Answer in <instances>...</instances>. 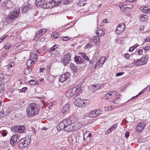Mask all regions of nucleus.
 <instances>
[{"mask_svg": "<svg viewBox=\"0 0 150 150\" xmlns=\"http://www.w3.org/2000/svg\"><path fill=\"white\" fill-rule=\"evenodd\" d=\"M11 45V44L10 42L6 43L4 46V48L6 50H8L9 49Z\"/></svg>", "mask_w": 150, "mask_h": 150, "instance_id": "nucleus-39", "label": "nucleus"}, {"mask_svg": "<svg viewBox=\"0 0 150 150\" xmlns=\"http://www.w3.org/2000/svg\"><path fill=\"white\" fill-rule=\"evenodd\" d=\"M148 86L146 87L144 89H142L139 93L137 95V96H139L142 94L146 90L147 88H148Z\"/></svg>", "mask_w": 150, "mask_h": 150, "instance_id": "nucleus-45", "label": "nucleus"}, {"mask_svg": "<svg viewBox=\"0 0 150 150\" xmlns=\"http://www.w3.org/2000/svg\"><path fill=\"white\" fill-rule=\"evenodd\" d=\"M90 102L88 100L78 98L74 101V105L79 107H84L89 104Z\"/></svg>", "mask_w": 150, "mask_h": 150, "instance_id": "nucleus-5", "label": "nucleus"}, {"mask_svg": "<svg viewBox=\"0 0 150 150\" xmlns=\"http://www.w3.org/2000/svg\"><path fill=\"white\" fill-rule=\"evenodd\" d=\"M74 60L77 64H81L83 63L84 60L80 57L76 56L74 57Z\"/></svg>", "mask_w": 150, "mask_h": 150, "instance_id": "nucleus-25", "label": "nucleus"}, {"mask_svg": "<svg viewBox=\"0 0 150 150\" xmlns=\"http://www.w3.org/2000/svg\"><path fill=\"white\" fill-rule=\"evenodd\" d=\"M57 128L58 131L61 129L68 132L73 131L71 120L69 118L64 119L58 125Z\"/></svg>", "mask_w": 150, "mask_h": 150, "instance_id": "nucleus-1", "label": "nucleus"}, {"mask_svg": "<svg viewBox=\"0 0 150 150\" xmlns=\"http://www.w3.org/2000/svg\"><path fill=\"white\" fill-rule=\"evenodd\" d=\"M106 58L104 56L101 57L99 60L96 63L94 66V68L95 69L97 67H100L103 65L104 63L106 60Z\"/></svg>", "mask_w": 150, "mask_h": 150, "instance_id": "nucleus-11", "label": "nucleus"}, {"mask_svg": "<svg viewBox=\"0 0 150 150\" xmlns=\"http://www.w3.org/2000/svg\"><path fill=\"white\" fill-rule=\"evenodd\" d=\"M13 19H11V18L9 17V15L8 17L6 19V21L7 23H9L11 21H12Z\"/></svg>", "mask_w": 150, "mask_h": 150, "instance_id": "nucleus-46", "label": "nucleus"}, {"mask_svg": "<svg viewBox=\"0 0 150 150\" xmlns=\"http://www.w3.org/2000/svg\"><path fill=\"white\" fill-rule=\"evenodd\" d=\"M57 45H54L51 48V50L54 51L55 50V49L57 47Z\"/></svg>", "mask_w": 150, "mask_h": 150, "instance_id": "nucleus-56", "label": "nucleus"}, {"mask_svg": "<svg viewBox=\"0 0 150 150\" xmlns=\"http://www.w3.org/2000/svg\"><path fill=\"white\" fill-rule=\"evenodd\" d=\"M71 59V55L69 53L64 54L62 62L64 65H66L69 63Z\"/></svg>", "mask_w": 150, "mask_h": 150, "instance_id": "nucleus-14", "label": "nucleus"}, {"mask_svg": "<svg viewBox=\"0 0 150 150\" xmlns=\"http://www.w3.org/2000/svg\"><path fill=\"white\" fill-rule=\"evenodd\" d=\"M117 124H115L113 126H112L110 128L111 129L112 131H113L114 130H115L116 128L117 127Z\"/></svg>", "mask_w": 150, "mask_h": 150, "instance_id": "nucleus-54", "label": "nucleus"}, {"mask_svg": "<svg viewBox=\"0 0 150 150\" xmlns=\"http://www.w3.org/2000/svg\"><path fill=\"white\" fill-rule=\"evenodd\" d=\"M101 88V86L98 83L91 85L89 87V90L91 91L94 92Z\"/></svg>", "mask_w": 150, "mask_h": 150, "instance_id": "nucleus-15", "label": "nucleus"}, {"mask_svg": "<svg viewBox=\"0 0 150 150\" xmlns=\"http://www.w3.org/2000/svg\"><path fill=\"white\" fill-rule=\"evenodd\" d=\"M7 37V35H3L1 39H0V43L3 41L4 39Z\"/></svg>", "mask_w": 150, "mask_h": 150, "instance_id": "nucleus-57", "label": "nucleus"}, {"mask_svg": "<svg viewBox=\"0 0 150 150\" xmlns=\"http://www.w3.org/2000/svg\"><path fill=\"white\" fill-rule=\"evenodd\" d=\"M145 126L143 122L138 123L136 127V130L137 132H140L142 131Z\"/></svg>", "mask_w": 150, "mask_h": 150, "instance_id": "nucleus-21", "label": "nucleus"}, {"mask_svg": "<svg viewBox=\"0 0 150 150\" xmlns=\"http://www.w3.org/2000/svg\"><path fill=\"white\" fill-rule=\"evenodd\" d=\"M113 108H114L111 106L105 108V110L106 111H109L113 109Z\"/></svg>", "mask_w": 150, "mask_h": 150, "instance_id": "nucleus-48", "label": "nucleus"}, {"mask_svg": "<svg viewBox=\"0 0 150 150\" xmlns=\"http://www.w3.org/2000/svg\"><path fill=\"white\" fill-rule=\"evenodd\" d=\"M46 29L45 28L39 30L36 33V35L34 38V40L35 41H37L39 38L46 32Z\"/></svg>", "mask_w": 150, "mask_h": 150, "instance_id": "nucleus-13", "label": "nucleus"}, {"mask_svg": "<svg viewBox=\"0 0 150 150\" xmlns=\"http://www.w3.org/2000/svg\"><path fill=\"white\" fill-rule=\"evenodd\" d=\"M96 35L99 36H102L105 33L103 32V30H101L99 29H98L96 32Z\"/></svg>", "mask_w": 150, "mask_h": 150, "instance_id": "nucleus-32", "label": "nucleus"}, {"mask_svg": "<svg viewBox=\"0 0 150 150\" xmlns=\"http://www.w3.org/2000/svg\"><path fill=\"white\" fill-rule=\"evenodd\" d=\"M4 91V84L1 83L0 85V92L2 93Z\"/></svg>", "mask_w": 150, "mask_h": 150, "instance_id": "nucleus-43", "label": "nucleus"}, {"mask_svg": "<svg viewBox=\"0 0 150 150\" xmlns=\"http://www.w3.org/2000/svg\"><path fill=\"white\" fill-rule=\"evenodd\" d=\"M20 13V9L19 8L16 7L13 10L10 11L9 15V17L11 19H14L18 17Z\"/></svg>", "mask_w": 150, "mask_h": 150, "instance_id": "nucleus-7", "label": "nucleus"}, {"mask_svg": "<svg viewBox=\"0 0 150 150\" xmlns=\"http://www.w3.org/2000/svg\"><path fill=\"white\" fill-rule=\"evenodd\" d=\"M93 40L94 43L96 45H99L101 43L100 39L97 36H94L93 38Z\"/></svg>", "mask_w": 150, "mask_h": 150, "instance_id": "nucleus-28", "label": "nucleus"}, {"mask_svg": "<svg viewBox=\"0 0 150 150\" xmlns=\"http://www.w3.org/2000/svg\"><path fill=\"white\" fill-rule=\"evenodd\" d=\"M59 37L58 34L57 33L54 32L52 33L51 38L52 39H56Z\"/></svg>", "mask_w": 150, "mask_h": 150, "instance_id": "nucleus-35", "label": "nucleus"}, {"mask_svg": "<svg viewBox=\"0 0 150 150\" xmlns=\"http://www.w3.org/2000/svg\"><path fill=\"white\" fill-rule=\"evenodd\" d=\"M55 4H54V2L52 1H49L47 3H45L43 5L42 8H51L54 7L55 6Z\"/></svg>", "mask_w": 150, "mask_h": 150, "instance_id": "nucleus-16", "label": "nucleus"}, {"mask_svg": "<svg viewBox=\"0 0 150 150\" xmlns=\"http://www.w3.org/2000/svg\"><path fill=\"white\" fill-rule=\"evenodd\" d=\"M148 19V16L146 15H142L140 16V19L143 22L146 21Z\"/></svg>", "mask_w": 150, "mask_h": 150, "instance_id": "nucleus-31", "label": "nucleus"}, {"mask_svg": "<svg viewBox=\"0 0 150 150\" xmlns=\"http://www.w3.org/2000/svg\"><path fill=\"white\" fill-rule=\"evenodd\" d=\"M129 136V132H126L125 133V137L127 138Z\"/></svg>", "mask_w": 150, "mask_h": 150, "instance_id": "nucleus-62", "label": "nucleus"}, {"mask_svg": "<svg viewBox=\"0 0 150 150\" xmlns=\"http://www.w3.org/2000/svg\"><path fill=\"white\" fill-rule=\"evenodd\" d=\"M26 129L25 127L21 125L19 126H15L11 128L12 131L14 133H22L25 131Z\"/></svg>", "mask_w": 150, "mask_h": 150, "instance_id": "nucleus-6", "label": "nucleus"}, {"mask_svg": "<svg viewBox=\"0 0 150 150\" xmlns=\"http://www.w3.org/2000/svg\"><path fill=\"white\" fill-rule=\"evenodd\" d=\"M2 134L3 136H5L7 135L6 133L5 130H2Z\"/></svg>", "mask_w": 150, "mask_h": 150, "instance_id": "nucleus-60", "label": "nucleus"}, {"mask_svg": "<svg viewBox=\"0 0 150 150\" xmlns=\"http://www.w3.org/2000/svg\"><path fill=\"white\" fill-rule=\"evenodd\" d=\"M72 124L74 131L80 129L82 126L81 124L77 121L74 122Z\"/></svg>", "mask_w": 150, "mask_h": 150, "instance_id": "nucleus-18", "label": "nucleus"}, {"mask_svg": "<svg viewBox=\"0 0 150 150\" xmlns=\"http://www.w3.org/2000/svg\"><path fill=\"white\" fill-rule=\"evenodd\" d=\"M52 56L54 57H59V56H60V53L57 52H56L54 53H52Z\"/></svg>", "mask_w": 150, "mask_h": 150, "instance_id": "nucleus-42", "label": "nucleus"}, {"mask_svg": "<svg viewBox=\"0 0 150 150\" xmlns=\"http://www.w3.org/2000/svg\"><path fill=\"white\" fill-rule=\"evenodd\" d=\"M32 7L31 5L30 4H28L27 6L23 7L21 11L23 13H26Z\"/></svg>", "mask_w": 150, "mask_h": 150, "instance_id": "nucleus-24", "label": "nucleus"}, {"mask_svg": "<svg viewBox=\"0 0 150 150\" xmlns=\"http://www.w3.org/2000/svg\"><path fill=\"white\" fill-rule=\"evenodd\" d=\"M4 116V112L3 110H2L0 112V117L3 118Z\"/></svg>", "mask_w": 150, "mask_h": 150, "instance_id": "nucleus-50", "label": "nucleus"}, {"mask_svg": "<svg viewBox=\"0 0 150 150\" xmlns=\"http://www.w3.org/2000/svg\"><path fill=\"white\" fill-rule=\"evenodd\" d=\"M11 109H8L5 112V114L6 115H8L11 112Z\"/></svg>", "mask_w": 150, "mask_h": 150, "instance_id": "nucleus-49", "label": "nucleus"}, {"mask_svg": "<svg viewBox=\"0 0 150 150\" xmlns=\"http://www.w3.org/2000/svg\"><path fill=\"white\" fill-rule=\"evenodd\" d=\"M70 74L69 72L63 74L61 76L59 79V81L60 82H63L70 79Z\"/></svg>", "mask_w": 150, "mask_h": 150, "instance_id": "nucleus-10", "label": "nucleus"}, {"mask_svg": "<svg viewBox=\"0 0 150 150\" xmlns=\"http://www.w3.org/2000/svg\"><path fill=\"white\" fill-rule=\"evenodd\" d=\"M99 55V52L98 50L96 51L93 57V59L94 60H96L97 57Z\"/></svg>", "mask_w": 150, "mask_h": 150, "instance_id": "nucleus-37", "label": "nucleus"}, {"mask_svg": "<svg viewBox=\"0 0 150 150\" xmlns=\"http://www.w3.org/2000/svg\"><path fill=\"white\" fill-rule=\"evenodd\" d=\"M18 137V134H14L12 135L10 140V144L11 146H13L17 143Z\"/></svg>", "mask_w": 150, "mask_h": 150, "instance_id": "nucleus-12", "label": "nucleus"}, {"mask_svg": "<svg viewBox=\"0 0 150 150\" xmlns=\"http://www.w3.org/2000/svg\"><path fill=\"white\" fill-rule=\"evenodd\" d=\"M74 88H75L76 89V94L75 96H77L79 95L82 91V88L81 87V85L80 84L74 87Z\"/></svg>", "mask_w": 150, "mask_h": 150, "instance_id": "nucleus-23", "label": "nucleus"}, {"mask_svg": "<svg viewBox=\"0 0 150 150\" xmlns=\"http://www.w3.org/2000/svg\"><path fill=\"white\" fill-rule=\"evenodd\" d=\"M116 92L115 91H110L107 93L105 96V98L107 99H111L113 98L115 95Z\"/></svg>", "mask_w": 150, "mask_h": 150, "instance_id": "nucleus-22", "label": "nucleus"}, {"mask_svg": "<svg viewBox=\"0 0 150 150\" xmlns=\"http://www.w3.org/2000/svg\"><path fill=\"white\" fill-rule=\"evenodd\" d=\"M62 1V0H53L52 1L54 2V4H55V6L60 4Z\"/></svg>", "mask_w": 150, "mask_h": 150, "instance_id": "nucleus-38", "label": "nucleus"}, {"mask_svg": "<svg viewBox=\"0 0 150 150\" xmlns=\"http://www.w3.org/2000/svg\"><path fill=\"white\" fill-rule=\"evenodd\" d=\"M13 66H14V62H11L9 63L8 65H7V67L9 69L11 68Z\"/></svg>", "mask_w": 150, "mask_h": 150, "instance_id": "nucleus-47", "label": "nucleus"}, {"mask_svg": "<svg viewBox=\"0 0 150 150\" xmlns=\"http://www.w3.org/2000/svg\"><path fill=\"white\" fill-rule=\"evenodd\" d=\"M45 3L44 0H36L35 4L38 6H41L42 8L43 5Z\"/></svg>", "mask_w": 150, "mask_h": 150, "instance_id": "nucleus-27", "label": "nucleus"}, {"mask_svg": "<svg viewBox=\"0 0 150 150\" xmlns=\"http://www.w3.org/2000/svg\"><path fill=\"white\" fill-rule=\"evenodd\" d=\"M30 67L25 69L24 70V73L26 75L30 73L31 72V70L30 69Z\"/></svg>", "mask_w": 150, "mask_h": 150, "instance_id": "nucleus-41", "label": "nucleus"}, {"mask_svg": "<svg viewBox=\"0 0 150 150\" xmlns=\"http://www.w3.org/2000/svg\"><path fill=\"white\" fill-rule=\"evenodd\" d=\"M62 39L63 40L66 41L69 40L70 39V38L67 36L63 37L62 38Z\"/></svg>", "mask_w": 150, "mask_h": 150, "instance_id": "nucleus-61", "label": "nucleus"}, {"mask_svg": "<svg viewBox=\"0 0 150 150\" xmlns=\"http://www.w3.org/2000/svg\"><path fill=\"white\" fill-rule=\"evenodd\" d=\"M124 72H123L117 73L116 74L115 76L117 77L120 76L121 75H123L124 74Z\"/></svg>", "mask_w": 150, "mask_h": 150, "instance_id": "nucleus-55", "label": "nucleus"}, {"mask_svg": "<svg viewBox=\"0 0 150 150\" xmlns=\"http://www.w3.org/2000/svg\"><path fill=\"white\" fill-rule=\"evenodd\" d=\"M86 4V0H80L78 3V5L80 6H83Z\"/></svg>", "mask_w": 150, "mask_h": 150, "instance_id": "nucleus-34", "label": "nucleus"}, {"mask_svg": "<svg viewBox=\"0 0 150 150\" xmlns=\"http://www.w3.org/2000/svg\"><path fill=\"white\" fill-rule=\"evenodd\" d=\"M70 105L68 103L64 106L61 112L64 115H65L69 112V111Z\"/></svg>", "mask_w": 150, "mask_h": 150, "instance_id": "nucleus-19", "label": "nucleus"}, {"mask_svg": "<svg viewBox=\"0 0 150 150\" xmlns=\"http://www.w3.org/2000/svg\"><path fill=\"white\" fill-rule=\"evenodd\" d=\"M112 131V130L111 128L110 127L105 132V134H108Z\"/></svg>", "mask_w": 150, "mask_h": 150, "instance_id": "nucleus-51", "label": "nucleus"}, {"mask_svg": "<svg viewBox=\"0 0 150 150\" xmlns=\"http://www.w3.org/2000/svg\"><path fill=\"white\" fill-rule=\"evenodd\" d=\"M120 100L121 99L120 98H117L116 99V100L114 101L113 103H114L117 104L118 103L120 102Z\"/></svg>", "mask_w": 150, "mask_h": 150, "instance_id": "nucleus-52", "label": "nucleus"}, {"mask_svg": "<svg viewBox=\"0 0 150 150\" xmlns=\"http://www.w3.org/2000/svg\"><path fill=\"white\" fill-rule=\"evenodd\" d=\"M91 134L88 132H86L83 134V139L86 142L90 141Z\"/></svg>", "mask_w": 150, "mask_h": 150, "instance_id": "nucleus-20", "label": "nucleus"}, {"mask_svg": "<svg viewBox=\"0 0 150 150\" xmlns=\"http://www.w3.org/2000/svg\"><path fill=\"white\" fill-rule=\"evenodd\" d=\"M31 139L29 137H24L20 140L19 147L20 149L25 148L30 143Z\"/></svg>", "mask_w": 150, "mask_h": 150, "instance_id": "nucleus-3", "label": "nucleus"}, {"mask_svg": "<svg viewBox=\"0 0 150 150\" xmlns=\"http://www.w3.org/2000/svg\"><path fill=\"white\" fill-rule=\"evenodd\" d=\"M138 96H137V95H136V96H134V97H132L131 99H129V100H128V101H127L125 103H123V105H125V103H126L128 102L129 101H130L131 100H133L134 99L136 98H137V97H138Z\"/></svg>", "mask_w": 150, "mask_h": 150, "instance_id": "nucleus-53", "label": "nucleus"}, {"mask_svg": "<svg viewBox=\"0 0 150 150\" xmlns=\"http://www.w3.org/2000/svg\"><path fill=\"white\" fill-rule=\"evenodd\" d=\"M149 56L147 55H143L140 59L133 61V63L137 66H141L146 64L147 62Z\"/></svg>", "mask_w": 150, "mask_h": 150, "instance_id": "nucleus-4", "label": "nucleus"}, {"mask_svg": "<svg viewBox=\"0 0 150 150\" xmlns=\"http://www.w3.org/2000/svg\"><path fill=\"white\" fill-rule=\"evenodd\" d=\"M143 52V51L142 49H139L137 51L138 54L139 55L142 54Z\"/></svg>", "mask_w": 150, "mask_h": 150, "instance_id": "nucleus-58", "label": "nucleus"}, {"mask_svg": "<svg viewBox=\"0 0 150 150\" xmlns=\"http://www.w3.org/2000/svg\"><path fill=\"white\" fill-rule=\"evenodd\" d=\"M70 67L74 72H76L77 71V68L74 64L70 63Z\"/></svg>", "mask_w": 150, "mask_h": 150, "instance_id": "nucleus-33", "label": "nucleus"}, {"mask_svg": "<svg viewBox=\"0 0 150 150\" xmlns=\"http://www.w3.org/2000/svg\"><path fill=\"white\" fill-rule=\"evenodd\" d=\"M72 2L71 0H66L65 1L64 3L65 4H70Z\"/></svg>", "mask_w": 150, "mask_h": 150, "instance_id": "nucleus-63", "label": "nucleus"}, {"mask_svg": "<svg viewBox=\"0 0 150 150\" xmlns=\"http://www.w3.org/2000/svg\"><path fill=\"white\" fill-rule=\"evenodd\" d=\"M35 61L32 60L31 59H28L27 62V66L29 68L33 64H35Z\"/></svg>", "mask_w": 150, "mask_h": 150, "instance_id": "nucleus-30", "label": "nucleus"}, {"mask_svg": "<svg viewBox=\"0 0 150 150\" xmlns=\"http://www.w3.org/2000/svg\"><path fill=\"white\" fill-rule=\"evenodd\" d=\"M39 106L34 103L30 104L26 110L27 116L28 117H31L38 114L39 110Z\"/></svg>", "mask_w": 150, "mask_h": 150, "instance_id": "nucleus-2", "label": "nucleus"}, {"mask_svg": "<svg viewBox=\"0 0 150 150\" xmlns=\"http://www.w3.org/2000/svg\"><path fill=\"white\" fill-rule=\"evenodd\" d=\"M140 10L144 13H149L150 11L149 8L146 6H143L140 8Z\"/></svg>", "mask_w": 150, "mask_h": 150, "instance_id": "nucleus-26", "label": "nucleus"}, {"mask_svg": "<svg viewBox=\"0 0 150 150\" xmlns=\"http://www.w3.org/2000/svg\"><path fill=\"white\" fill-rule=\"evenodd\" d=\"M46 69L45 67H42L40 68V73H42L43 71L45 70Z\"/></svg>", "mask_w": 150, "mask_h": 150, "instance_id": "nucleus-64", "label": "nucleus"}, {"mask_svg": "<svg viewBox=\"0 0 150 150\" xmlns=\"http://www.w3.org/2000/svg\"><path fill=\"white\" fill-rule=\"evenodd\" d=\"M126 28L125 24L123 23H120L116 27L115 32L117 34H120L123 33Z\"/></svg>", "mask_w": 150, "mask_h": 150, "instance_id": "nucleus-9", "label": "nucleus"}, {"mask_svg": "<svg viewBox=\"0 0 150 150\" xmlns=\"http://www.w3.org/2000/svg\"><path fill=\"white\" fill-rule=\"evenodd\" d=\"M102 111L100 110H95L89 112L88 113V116L90 118H94L100 115Z\"/></svg>", "mask_w": 150, "mask_h": 150, "instance_id": "nucleus-8", "label": "nucleus"}, {"mask_svg": "<svg viewBox=\"0 0 150 150\" xmlns=\"http://www.w3.org/2000/svg\"><path fill=\"white\" fill-rule=\"evenodd\" d=\"M93 46V44L90 43L89 44H87L85 47V48L86 49L92 47Z\"/></svg>", "mask_w": 150, "mask_h": 150, "instance_id": "nucleus-44", "label": "nucleus"}, {"mask_svg": "<svg viewBox=\"0 0 150 150\" xmlns=\"http://www.w3.org/2000/svg\"><path fill=\"white\" fill-rule=\"evenodd\" d=\"M75 88H73L69 90L66 94V97L68 98H71L74 96L76 93Z\"/></svg>", "mask_w": 150, "mask_h": 150, "instance_id": "nucleus-17", "label": "nucleus"}, {"mask_svg": "<svg viewBox=\"0 0 150 150\" xmlns=\"http://www.w3.org/2000/svg\"><path fill=\"white\" fill-rule=\"evenodd\" d=\"M119 6L122 11H129L130 9L129 8L127 7V6L125 5H119Z\"/></svg>", "mask_w": 150, "mask_h": 150, "instance_id": "nucleus-29", "label": "nucleus"}, {"mask_svg": "<svg viewBox=\"0 0 150 150\" xmlns=\"http://www.w3.org/2000/svg\"><path fill=\"white\" fill-rule=\"evenodd\" d=\"M28 82L31 85H39V83L35 81L34 79H31L28 81Z\"/></svg>", "mask_w": 150, "mask_h": 150, "instance_id": "nucleus-36", "label": "nucleus"}, {"mask_svg": "<svg viewBox=\"0 0 150 150\" xmlns=\"http://www.w3.org/2000/svg\"><path fill=\"white\" fill-rule=\"evenodd\" d=\"M125 57V58H126L127 59H129L130 57V55L128 53H126L124 54Z\"/></svg>", "mask_w": 150, "mask_h": 150, "instance_id": "nucleus-59", "label": "nucleus"}, {"mask_svg": "<svg viewBox=\"0 0 150 150\" xmlns=\"http://www.w3.org/2000/svg\"><path fill=\"white\" fill-rule=\"evenodd\" d=\"M81 56L83 57L84 59L85 60H87L88 59V57L86 55V54L84 52H81Z\"/></svg>", "mask_w": 150, "mask_h": 150, "instance_id": "nucleus-40", "label": "nucleus"}]
</instances>
